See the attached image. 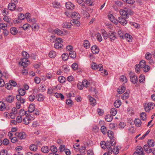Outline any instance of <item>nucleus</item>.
<instances>
[{
  "label": "nucleus",
  "mask_w": 155,
  "mask_h": 155,
  "mask_svg": "<svg viewBox=\"0 0 155 155\" xmlns=\"http://www.w3.org/2000/svg\"><path fill=\"white\" fill-rule=\"evenodd\" d=\"M10 33L13 35H16L18 32L17 28L15 27H12L10 29Z\"/></svg>",
  "instance_id": "nucleus-25"
},
{
  "label": "nucleus",
  "mask_w": 155,
  "mask_h": 155,
  "mask_svg": "<svg viewBox=\"0 0 155 155\" xmlns=\"http://www.w3.org/2000/svg\"><path fill=\"white\" fill-rule=\"evenodd\" d=\"M27 112V111H25L24 109H21L20 110L19 112L20 116L22 117V116L25 115L26 116L28 115Z\"/></svg>",
  "instance_id": "nucleus-20"
},
{
  "label": "nucleus",
  "mask_w": 155,
  "mask_h": 155,
  "mask_svg": "<svg viewBox=\"0 0 155 155\" xmlns=\"http://www.w3.org/2000/svg\"><path fill=\"white\" fill-rule=\"evenodd\" d=\"M0 28L3 30L6 29L7 28L6 24L4 23H0Z\"/></svg>",
  "instance_id": "nucleus-49"
},
{
  "label": "nucleus",
  "mask_w": 155,
  "mask_h": 155,
  "mask_svg": "<svg viewBox=\"0 0 155 155\" xmlns=\"http://www.w3.org/2000/svg\"><path fill=\"white\" fill-rule=\"evenodd\" d=\"M37 148V146L36 145L32 144L30 146V149L32 151H36Z\"/></svg>",
  "instance_id": "nucleus-36"
},
{
  "label": "nucleus",
  "mask_w": 155,
  "mask_h": 155,
  "mask_svg": "<svg viewBox=\"0 0 155 155\" xmlns=\"http://www.w3.org/2000/svg\"><path fill=\"white\" fill-rule=\"evenodd\" d=\"M108 37L111 41H114L116 38L115 33L112 31L109 32L108 34Z\"/></svg>",
  "instance_id": "nucleus-9"
},
{
  "label": "nucleus",
  "mask_w": 155,
  "mask_h": 155,
  "mask_svg": "<svg viewBox=\"0 0 155 155\" xmlns=\"http://www.w3.org/2000/svg\"><path fill=\"white\" fill-rule=\"evenodd\" d=\"M126 9L127 10L126 13V18H127L129 17V15H131L132 14V11L130 9L126 8Z\"/></svg>",
  "instance_id": "nucleus-33"
},
{
  "label": "nucleus",
  "mask_w": 155,
  "mask_h": 155,
  "mask_svg": "<svg viewBox=\"0 0 155 155\" xmlns=\"http://www.w3.org/2000/svg\"><path fill=\"white\" fill-rule=\"evenodd\" d=\"M101 130L102 133L104 134H105L107 131V127L104 125L102 126L101 128Z\"/></svg>",
  "instance_id": "nucleus-38"
},
{
  "label": "nucleus",
  "mask_w": 155,
  "mask_h": 155,
  "mask_svg": "<svg viewBox=\"0 0 155 155\" xmlns=\"http://www.w3.org/2000/svg\"><path fill=\"white\" fill-rule=\"evenodd\" d=\"M83 85L84 87L87 88L90 84V83L88 81L86 80H84L82 82Z\"/></svg>",
  "instance_id": "nucleus-41"
},
{
  "label": "nucleus",
  "mask_w": 155,
  "mask_h": 155,
  "mask_svg": "<svg viewBox=\"0 0 155 155\" xmlns=\"http://www.w3.org/2000/svg\"><path fill=\"white\" fill-rule=\"evenodd\" d=\"M15 135L17 137L20 139H23L26 138V135L25 132H16L15 134Z\"/></svg>",
  "instance_id": "nucleus-5"
},
{
  "label": "nucleus",
  "mask_w": 155,
  "mask_h": 155,
  "mask_svg": "<svg viewBox=\"0 0 155 155\" xmlns=\"http://www.w3.org/2000/svg\"><path fill=\"white\" fill-rule=\"evenodd\" d=\"M81 14L84 17H89L88 13L86 11L82 10L81 11Z\"/></svg>",
  "instance_id": "nucleus-54"
},
{
  "label": "nucleus",
  "mask_w": 155,
  "mask_h": 155,
  "mask_svg": "<svg viewBox=\"0 0 155 155\" xmlns=\"http://www.w3.org/2000/svg\"><path fill=\"white\" fill-rule=\"evenodd\" d=\"M91 65V68L94 70H96L98 68V66L97 65L96 63L95 62H92Z\"/></svg>",
  "instance_id": "nucleus-48"
},
{
  "label": "nucleus",
  "mask_w": 155,
  "mask_h": 155,
  "mask_svg": "<svg viewBox=\"0 0 155 155\" xmlns=\"http://www.w3.org/2000/svg\"><path fill=\"white\" fill-rule=\"evenodd\" d=\"M140 116L141 118L143 120H145L147 119L146 114V113L144 112L141 113L140 114Z\"/></svg>",
  "instance_id": "nucleus-46"
},
{
  "label": "nucleus",
  "mask_w": 155,
  "mask_h": 155,
  "mask_svg": "<svg viewBox=\"0 0 155 155\" xmlns=\"http://www.w3.org/2000/svg\"><path fill=\"white\" fill-rule=\"evenodd\" d=\"M86 150V149L85 147L82 146L80 148V151L82 154H84L85 153Z\"/></svg>",
  "instance_id": "nucleus-56"
},
{
  "label": "nucleus",
  "mask_w": 155,
  "mask_h": 155,
  "mask_svg": "<svg viewBox=\"0 0 155 155\" xmlns=\"http://www.w3.org/2000/svg\"><path fill=\"white\" fill-rule=\"evenodd\" d=\"M35 110V105L34 104H31L28 107V111L30 113H32Z\"/></svg>",
  "instance_id": "nucleus-22"
},
{
  "label": "nucleus",
  "mask_w": 155,
  "mask_h": 155,
  "mask_svg": "<svg viewBox=\"0 0 155 155\" xmlns=\"http://www.w3.org/2000/svg\"><path fill=\"white\" fill-rule=\"evenodd\" d=\"M140 67L141 68H143L145 67L146 65V61L144 60H142L140 61Z\"/></svg>",
  "instance_id": "nucleus-52"
},
{
  "label": "nucleus",
  "mask_w": 155,
  "mask_h": 155,
  "mask_svg": "<svg viewBox=\"0 0 155 155\" xmlns=\"http://www.w3.org/2000/svg\"><path fill=\"white\" fill-rule=\"evenodd\" d=\"M18 91L19 94L22 95V96H24L26 93L25 90L24 89L22 88H21L19 89Z\"/></svg>",
  "instance_id": "nucleus-43"
},
{
  "label": "nucleus",
  "mask_w": 155,
  "mask_h": 155,
  "mask_svg": "<svg viewBox=\"0 0 155 155\" xmlns=\"http://www.w3.org/2000/svg\"><path fill=\"white\" fill-rule=\"evenodd\" d=\"M79 20L78 19H73L72 21L71 24L77 26H79L80 25V23L78 21Z\"/></svg>",
  "instance_id": "nucleus-23"
},
{
  "label": "nucleus",
  "mask_w": 155,
  "mask_h": 155,
  "mask_svg": "<svg viewBox=\"0 0 155 155\" xmlns=\"http://www.w3.org/2000/svg\"><path fill=\"white\" fill-rule=\"evenodd\" d=\"M130 79L131 82L134 84L136 83L138 81L137 78L135 75H131Z\"/></svg>",
  "instance_id": "nucleus-15"
},
{
  "label": "nucleus",
  "mask_w": 155,
  "mask_h": 155,
  "mask_svg": "<svg viewBox=\"0 0 155 155\" xmlns=\"http://www.w3.org/2000/svg\"><path fill=\"white\" fill-rule=\"evenodd\" d=\"M96 37L97 39L99 42H101L102 40V38L100 33L97 32L96 34Z\"/></svg>",
  "instance_id": "nucleus-34"
},
{
  "label": "nucleus",
  "mask_w": 155,
  "mask_h": 155,
  "mask_svg": "<svg viewBox=\"0 0 155 155\" xmlns=\"http://www.w3.org/2000/svg\"><path fill=\"white\" fill-rule=\"evenodd\" d=\"M41 150L44 153H48V147L47 146H43L41 149Z\"/></svg>",
  "instance_id": "nucleus-42"
},
{
  "label": "nucleus",
  "mask_w": 155,
  "mask_h": 155,
  "mask_svg": "<svg viewBox=\"0 0 155 155\" xmlns=\"http://www.w3.org/2000/svg\"><path fill=\"white\" fill-rule=\"evenodd\" d=\"M110 112L111 114V115L113 116H115L117 113V109L114 108H112L110 110Z\"/></svg>",
  "instance_id": "nucleus-30"
},
{
  "label": "nucleus",
  "mask_w": 155,
  "mask_h": 155,
  "mask_svg": "<svg viewBox=\"0 0 155 155\" xmlns=\"http://www.w3.org/2000/svg\"><path fill=\"white\" fill-rule=\"evenodd\" d=\"M105 118L107 121L110 122L113 120V116L110 114H108L105 116Z\"/></svg>",
  "instance_id": "nucleus-26"
},
{
  "label": "nucleus",
  "mask_w": 155,
  "mask_h": 155,
  "mask_svg": "<svg viewBox=\"0 0 155 155\" xmlns=\"http://www.w3.org/2000/svg\"><path fill=\"white\" fill-rule=\"evenodd\" d=\"M108 18L110 20V21L113 23L117 24V20L114 19V16L111 14H109L108 16Z\"/></svg>",
  "instance_id": "nucleus-16"
},
{
  "label": "nucleus",
  "mask_w": 155,
  "mask_h": 155,
  "mask_svg": "<svg viewBox=\"0 0 155 155\" xmlns=\"http://www.w3.org/2000/svg\"><path fill=\"white\" fill-rule=\"evenodd\" d=\"M50 149L53 153H56L58 151L56 147L54 146H51L50 147Z\"/></svg>",
  "instance_id": "nucleus-51"
},
{
  "label": "nucleus",
  "mask_w": 155,
  "mask_h": 155,
  "mask_svg": "<svg viewBox=\"0 0 155 155\" xmlns=\"http://www.w3.org/2000/svg\"><path fill=\"white\" fill-rule=\"evenodd\" d=\"M127 10L126 9V8H125L124 9L120 10V14L122 15L123 17L126 18V13Z\"/></svg>",
  "instance_id": "nucleus-32"
},
{
  "label": "nucleus",
  "mask_w": 155,
  "mask_h": 155,
  "mask_svg": "<svg viewBox=\"0 0 155 155\" xmlns=\"http://www.w3.org/2000/svg\"><path fill=\"white\" fill-rule=\"evenodd\" d=\"M89 100L91 103V104L92 106H94L96 104V100L95 99L91 97L89 98Z\"/></svg>",
  "instance_id": "nucleus-35"
},
{
  "label": "nucleus",
  "mask_w": 155,
  "mask_h": 155,
  "mask_svg": "<svg viewBox=\"0 0 155 155\" xmlns=\"http://www.w3.org/2000/svg\"><path fill=\"white\" fill-rule=\"evenodd\" d=\"M58 79V81L60 83H64L65 81L66 78L63 76H59Z\"/></svg>",
  "instance_id": "nucleus-47"
},
{
  "label": "nucleus",
  "mask_w": 155,
  "mask_h": 155,
  "mask_svg": "<svg viewBox=\"0 0 155 155\" xmlns=\"http://www.w3.org/2000/svg\"><path fill=\"white\" fill-rule=\"evenodd\" d=\"M134 123L137 127H140L141 125L142 122L140 119L136 118L134 120Z\"/></svg>",
  "instance_id": "nucleus-24"
},
{
  "label": "nucleus",
  "mask_w": 155,
  "mask_h": 155,
  "mask_svg": "<svg viewBox=\"0 0 155 155\" xmlns=\"http://www.w3.org/2000/svg\"><path fill=\"white\" fill-rule=\"evenodd\" d=\"M56 38L54 35H52L50 38V41L51 42L54 43L56 41Z\"/></svg>",
  "instance_id": "nucleus-63"
},
{
  "label": "nucleus",
  "mask_w": 155,
  "mask_h": 155,
  "mask_svg": "<svg viewBox=\"0 0 155 155\" xmlns=\"http://www.w3.org/2000/svg\"><path fill=\"white\" fill-rule=\"evenodd\" d=\"M121 101L118 100H116L114 103V106L116 108L119 107L121 105Z\"/></svg>",
  "instance_id": "nucleus-31"
},
{
  "label": "nucleus",
  "mask_w": 155,
  "mask_h": 155,
  "mask_svg": "<svg viewBox=\"0 0 155 155\" xmlns=\"http://www.w3.org/2000/svg\"><path fill=\"white\" fill-rule=\"evenodd\" d=\"M0 154L1 155H7V151L6 150H2L1 151Z\"/></svg>",
  "instance_id": "nucleus-64"
},
{
  "label": "nucleus",
  "mask_w": 155,
  "mask_h": 155,
  "mask_svg": "<svg viewBox=\"0 0 155 155\" xmlns=\"http://www.w3.org/2000/svg\"><path fill=\"white\" fill-rule=\"evenodd\" d=\"M101 146L103 149L107 148L108 153H111L112 151L110 148V142L109 141L105 142L104 141H102L100 143Z\"/></svg>",
  "instance_id": "nucleus-2"
},
{
  "label": "nucleus",
  "mask_w": 155,
  "mask_h": 155,
  "mask_svg": "<svg viewBox=\"0 0 155 155\" xmlns=\"http://www.w3.org/2000/svg\"><path fill=\"white\" fill-rule=\"evenodd\" d=\"M71 23L66 22L63 24V26L64 28H71Z\"/></svg>",
  "instance_id": "nucleus-58"
},
{
  "label": "nucleus",
  "mask_w": 155,
  "mask_h": 155,
  "mask_svg": "<svg viewBox=\"0 0 155 155\" xmlns=\"http://www.w3.org/2000/svg\"><path fill=\"white\" fill-rule=\"evenodd\" d=\"M52 5L53 7L58 8H60L61 7V3L57 1H54L52 3Z\"/></svg>",
  "instance_id": "nucleus-14"
},
{
  "label": "nucleus",
  "mask_w": 155,
  "mask_h": 155,
  "mask_svg": "<svg viewBox=\"0 0 155 155\" xmlns=\"http://www.w3.org/2000/svg\"><path fill=\"white\" fill-rule=\"evenodd\" d=\"M71 17L72 18L80 19L81 16L78 13L76 12H74L71 14Z\"/></svg>",
  "instance_id": "nucleus-10"
},
{
  "label": "nucleus",
  "mask_w": 155,
  "mask_h": 155,
  "mask_svg": "<svg viewBox=\"0 0 155 155\" xmlns=\"http://www.w3.org/2000/svg\"><path fill=\"white\" fill-rule=\"evenodd\" d=\"M84 45L86 48H89L90 47V44L89 41L86 40L84 41Z\"/></svg>",
  "instance_id": "nucleus-53"
},
{
  "label": "nucleus",
  "mask_w": 155,
  "mask_h": 155,
  "mask_svg": "<svg viewBox=\"0 0 155 155\" xmlns=\"http://www.w3.org/2000/svg\"><path fill=\"white\" fill-rule=\"evenodd\" d=\"M31 27V26L30 25L28 24H26L23 25L22 28L24 30H25Z\"/></svg>",
  "instance_id": "nucleus-61"
},
{
  "label": "nucleus",
  "mask_w": 155,
  "mask_h": 155,
  "mask_svg": "<svg viewBox=\"0 0 155 155\" xmlns=\"http://www.w3.org/2000/svg\"><path fill=\"white\" fill-rule=\"evenodd\" d=\"M145 80V76L143 75H141L139 77V81L140 83H143Z\"/></svg>",
  "instance_id": "nucleus-59"
},
{
  "label": "nucleus",
  "mask_w": 155,
  "mask_h": 155,
  "mask_svg": "<svg viewBox=\"0 0 155 155\" xmlns=\"http://www.w3.org/2000/svg\"><path fill=\"white\" fill-rule=\"evenodd\" d=\"M155 104L154 103L149 102L147 104H146L144 105V109L147 112H149L150 110L154 108Z\"/></svg>",
  "instance_id": "nucleus-4"
},
{
  "label": "nucleus",
  "mask_w": 155,
  "mask_h": 155,
  "mask_svg": "<svg viewBox=\"0 0 155 155\" xmlns=\"http://www.w3.org/2000/svg\"><path fill=\"white\" fill-rule=\"evenodd\" d=\"M91 50L93 53L97 54L99 52V49L96 45L93 46L91 47Z\"/></svg>",
  "instance_id": "nucleus-13"
},
{
  "label": "nucleus",
  "mask_w": 155,
  "mask_h": 155,
  "mask_svg": "<svg viewBox=\"0 0 155 155\" xmlns=\"http://www.w3.org/2000/svg\"><path fill=\"white\" fill-rule=\"evenodd\" d=\"M56 56V53L55 51H51L49 52V57L52 58H54Z\"/></svg>",
  "instance_id": "nucleus-39"
},
{
  "label": "nucleus",
  "mask_w": 155,
  "mask_h": 155,
  "mask_svg": "<svg viewBox=\"0 0 155 155\" xmlns=\"http://www.w3.org/2000/svg\"><path fill=\"white\" fill-rule=\"evenodd\" d=\"M66 103L69 106L71 107L73 104V102L71 100L68 99L66 100Z\"/></svg>",
  "instance_id": "nucleus-62"
},
{
  "label": "nucleus",
  "mask_w": 155,
  "mask_h": 155,
  "mask_svg": "<svg viewBox=\"0 0 155 155\" xmlns=\"http://www.w3.org/2000/svg\"><path fill=\"white\" fill-rule=\"evenodd\" d=\"M115 145L112 146L111 145L110 146V148L112 152L111 153H108L109 154H111L113 152L114 154H117L119 153V150L117 146H115Z\"/></svg>",
  "instance_id": "nucleus-8"
},
{
  "label": "nucleus",
  "mask_w": 155,
  "mask_h": 155,
  "mask_svg": "<svg viewBox=\"0 0 155 155\" xmlns=\"http://www.w3.org/2000/svg\"><path fill=\"white\" fill-rule=\"evenodd\" d=\"M66 7L67 9L73 10L74 8V6L70 2H68L66 3Z\"/></svg>",
  "instance_id": "nucleus-11"
},
{
  "label": "nucleus",
  "mask_w": 155,
  "mask_h": 155,
  "mask_svg": "<svg viewBox=\"0 0 155 155\" xmlns=\"http://www.w3.org/2000/svg\"><path fill=\"white\" fill-rule=\"evenodd\" d=\"M55 33L58 35H61L63 34V32L58 29H55L54 30Z\"/></svg>",
  "instance_id": "nucleus-55"
},
{
  "label": "nucleus",
  "mask_w": 155,
  "mask_h": 155,
  "mask_svg": "<svg viewBox=\"0 0 155 155\" xmlns=\"http://www.w3.org/2000/svg\"><path fill=\"white\" fill-rule=\"evenodd\" d=\"M69 55L70 57L73 59L76 57V53L74 51H71L69 52Z\"/></svg>",
  "instance_id": "nucleus-40"
},
{
  "label": "nucleus",
  "mask_w": 155,
  "mask_h": 155,
  "mask_svg": "<svg viewBox=\"0 0 155 155\" xmlns=\"http://www.w3.org/2000/svg\"><path fill=\"white\" fill-rule=\"evenodd\" d=\"M30 119H31L28 118V117L27 116H26V117L24 118L23 119V123L26 125L28 124L31 121Z\"/></svg>",
  "instance_id": "nucleus-28"
},
{
  "label": "nucleus",
  "mask_w": 155,
  "mask_h": 155,
  "mask_svg": "<svg viewBox=\"0 0 155 155\" xmlns=\"http://www.w3.org/2000/svg\"><path fill=\"white\" fill-rule=\"evenodd\" d=\"M136 151L134 153L133 155H144L143 153V149L140 147H137L136 148Z\"/></svg>",
  "instance_id": "nucleus-6"
},
{
  "label": "nucleus",
  "mask_w": 155,
  "mask_h": 155,
  "mask_svg": "<svg viewBox=\"0 0 155 155\" xmlns=\"http://www.w3.org/2000/svg\"><path fill=\"white\" fill-rule=\"evenodd\" d=\"M126 88L124 86H121L119 87L117 90V91L119 94H122L124 92Z\"/></svg>",
  "instance_id": "nucleus-21"
},
{
  "label": "nucleus",
  "mask_w": 155,
  "mask_h": 155,
  "mask_svg": "<svg viewBox=\"0 0 155 155\" xmlns=\"http://www.w3.org/2000/svg\"><path fill=\"white\" fill-rule=\"evenodd\" d=\"M148 145L150 147H153L154 146V141L153 140H148L147 142Z\"/></svg>",
  "instance_id": "nucleus-37"
},
{
  "label": "nucleus",
  "mask_w": 155,
  "mask_h": 155,
  "mask_svg": "<svg viewBox=\"0 0 155 155\" xmlns=\"http://www.w3.org/2000/svg\"><path fill=\"white\" fill-rule=\"evenodd\" d=\"M123 1L124 2L131 5L133 4L135 2L134 0H123Z\"/></svg>",
  "instance_id": "nucleus-60"
},
{
  "label": "nucleus",
  "mask_w": 155,
  "mask_h": 155,
  "mask_svg": "<svg viewBox=\"0 0 155 155\" xmlns=\"http://www.w3.org/2000/svg\"><path fill=\"white\" fill-rule=\"evenodd\" d=\"M130 91L129 90H127L126 92L124 93L121 97L122 99L123 100H126L127 99L129 96V93Z\"/></svg>",
  "instance_id": "nucleus-18"
},
{
  "label": "nucleus",
  "mask_w": 155,
  "mask_h": 155,
  "mask_svg": "<svg viewBox=\"0 0 155 155\" xmlns=\"http://www.w3.org/2000/svg\"><path fill=\"white\" fill-rule=\"evenodd\" d=\"M102 35L104 39H106L107 38L108 34H107V32L104 30L102 31Z\"/></svg>",
  "instance_id": "nucleus-57"
},
{
  "label": "nucleus",
  "mask_w": 155,
  "mask_h": 155,
  "mask_svg": "<svg viewBox=\"0 0 155 155\" xmlns=\"http://www.w3.org/2000/svg\"><path fill=\"white\" fill-rule=\"evenodd\" d=\"M126 18L123 16L119 17L118 18V21L122 25H126L127 23V21L125 19Z\"/></svg>",
  "instance_id": "nucleus-7"
},
{
  "label": "nucleus",
  "mask_w": 155,
  "mask_h": 155,
  "mask_svg": "<svg viewBox=\"0 0 155 155\" xmlns=\"http://www.w3.org/2000/svg\"><path fill=\"white\" fill-rule=\"evenodd\" d=\"M22 55L24 58L21 59L20 61L19 62V64L21 66H23L24 68L26 67L28 63L27 62H29V60L28 59L29 57V54L26 52L24 51L22 53Z\"/></svg>",
  "instance_id": "nucleus-1"
},
{
  "label": "nucleus",
  "mask_w": 155,
  "mask_h": 155,
  "mask_svg": "<svg viewBox=\"0 0 155 155\" xmlns=\"http://www.w3.org/2000/svg\"><path fill=\"white\" fill-rule=\"evenodd\" d=\"M15 96L12 95H8L6 98V101L9 103H12L14 100Z\"/></svg>",
  "instance_id": "nucleus-12"
},
{
  "label": "nucleus",
  "mask_w": 155,
  "mask_h": 155,
  "mask_svg": "<svg viewBox=\"0 0 155 155\" xmlns=\"http://www.w3.org/2000/svg\"><path fill=\"white\" fill-rule=\"evenodd\" d=\"M124 38L126 39L128 42H130L131 41L132 37L130 35L126 33L124 35Z\"/></svg>",
  "instance_id": "nucleus-29"
},
{
  "label": "nucleus",
  "mask_w": 155,
  "mask_h": 155,
  "mask_svg": "<svg viewBox=\"0 0 155 155\" xmlns=\"http://www.w3.org/2000/svg\"><path fill=\"white\" fill-rule=\"evenodd\" d=\"M36 98L38 101H41L44 99L43 96L41 94H38L36 96Z\"/></svg>",
  "instance_id": "nucleus-44"
},
{
  "label": "nucleus",
  "mask_w": 155,
  "mask_h": 155,
  "mask_svg": "<svg viewBox=\"0 0 155 155\" xmlns=\"http://www.w3.org/2000/svg\"><path fill=\"white\" fill-rule=\"evenodd\" d=\"M61 56L62 59L64 61L67 60L69 58L68 54L64 53Z\"/></svg>",
  "instance_id": "nucleus-45"
},
{
  "label": "nucleus",
  "mask_w": 155,
  "mask_h": 155,
  "mask_svg": "<svg viewBox=\"0 0 155 155\" xmlns=\"http://www.w3.org/2000/svg\"><path fill=\"white\" fill-rule=\"evenodd\" d=\"M143 148L145 151L147 153H150L152 152V149L148 145H145L143 147Z\"/></svg>",
  "instance_id": "nucleus-19"
},
{
  "label": "nucleus",
  "mask_w": 155,
  "mask_h": 155,
  "mask_svg": "<svg viewBox=\"0 0 155 155\" xmlns=\"http://www.w3.org/2000/svg\"><path fill=\"white\" fill-rule=\"evenodd\" d=\"M16 8L15 4L13 3H10L8 6V8L11 11H14Z\"/></svg>",
  "instance_id": "nucleus-17"
},
{
  "label": "nucleus",
  "mask_w": 155,
  "mask_h": 155,
  "mask_svg": "<svg viewBox=\"0 0 155 155\" xmlns=\"http://www.w3.org/2000/svg\"><path fill=\"white\" fill-rule=\"evenodd\" d=\"M120 81L125 83L127 82V80L125 76L122 75L120 77Z\"/></svg>",
  "instance_id": "nucleus-50"
},
{
  "label": "nucleus",
  "mask_w": 155,
  "mask_h": 155,
  "mask_svg": "<svg viewBox=\"0 0 155 155\" xmlns=\"http://www.w3.org/2000/svg\"><path fill=\"white\" fill-rule=\"evenodd\" d=\"M107 134L110 139V142L111 145L113 146V145H115L116 143L115 138L114 137V133L110 130H108L107 132Z\"/></svg>",
  "instance_id": "nucleus-3"
},
{
  "label": "nucleus",
  "mask_w": 155,
  "mask_h": 155,
  "mask_svg": "<svg viewBox=\"0 0 155 155\" xmlns=\"http://www.w3.org/2000/svg\"><path fill=\"white\" fill-rule=\"evenodd\" d=\"M54 47L56 49H61L63 48V46L61 43L56 42L54 45Z\"/></svg>",
  "instance_id": "nucleus-27"
}]
</instances>
